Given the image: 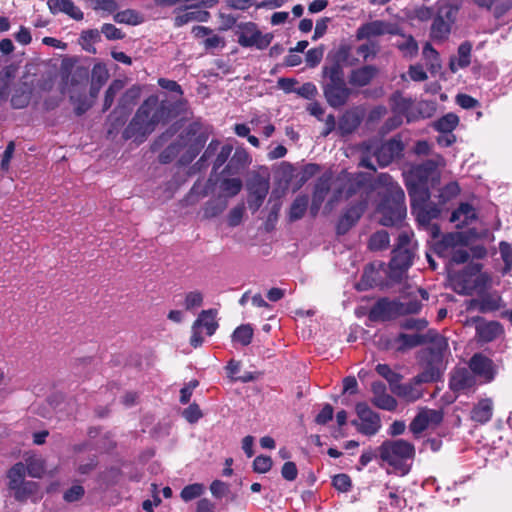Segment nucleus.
I'll use <instances>...</instances> for the list:
<instances>
[{
  "mask_svg": "<svg viewBox=\"0 0 512 512\" xmlns=\"http://www.w3.org/2000/svg\"><path fill=\"white\" fill-rule=\"evenodd\" d=\"M445 159L435 156L422 164L413 166L406 175V187L413 203L426 204L418 214L419 221L429 222L440 213L439 205L448 200V186L439 187L440 167Z\"/></svg>",
  "mask_w": 512,
  "mask_h": 512,
  "instance_id": "1",
  "label": "nucleus"
},
{
  "mask_svg": "<svg viewBox=\"0 0 512 512\" xmlns=\"http://www.w3.org/2000/svg\"><path fill=\"white\" fill-rule=\"evenodd\" d=\"M172 121L175 124L171 128H200L187 101L169 98L166 93L152 94L138 107L127 128H155Z\"/></svg>",
  "mask_w": 512,
  "mask_h": 512,
  "instance_id": "2",
  "label": "nucleus"
},
{
  "mask_svg": "<svg viewBox=\"0 0 512 512\" xmlns=\"http://www.w3.org/2000/svg\"><path fill=\"white\" fill-rule=\"evenodd\" d=\"M382 200L377 207L379 223L383 226H399L406 216L403 189L388 174H380L376 181Z\"/></svg>",
  "mask_w": 512,
  "mask_h": 512,
  "instance_id": "3",
  "label": "nucleus"
},
{
  "mask_svg": "<svg viewBox=\"0 0 512 512\" xmlns=\"http://www.w3.org/2000/svg\"><path fill=\"white\" fill-rule=\"evenodd\" d=\"M396 341L400 343L399 350L427 344L428 347L425 350L426 366H443V352L447 347V342L435 330H428L426 333H402Z\"/></svg>",
  "mask_w": 512,
  "mask_h": 512,
  "instance_id": "4",
  "label": "nucleus"
},
{
  "mask_svg": "<svg viewBox=\"0 0 512 512\" xmlns=\"http://www.w3.org/2000/svg\"><path fill=\"white\" fill-rule=\"evenodd\" d=\"M415 243L412 241V234L402 231L397 239L395 248L392 251V259L389 263L388 276L393 281H400L408 268L413 263Z\"/></svg>",
  "mask_w": 512,
  "mask_h": 512,
  "instance_id": "5",
  "label": "nucleus"
},
{
  "mask_svg": "<svg viewBox=\"0 0 512 512\" xmlns=\"http://www.w3.org/2000/svg\"><path fill=\"white\" fill-rule=\"evenodd\" d=\"M322 75L327 79L322 85V90L328 105L334 109L344 107L352 95V89L348 87L345 75L324 70Z\"/></svg>",
  "mask_w": 512,
  "mask_h": 512,
  "instance_id": "6",
  "label": "nucleus"
},
{
  "mask_svg": "<svg viewBox=\"0 0 512 512\" xmlns=\"http://www.w3.org/2000/svg\"><path fill=\"white\" fill-rule=\"evenodd\" d=\"M378 454L383 462L400 468L405 461L415 457V447L403 439L386 440L378 447Z\"/></svg>",
  "mask_w": 512,
  "mask_h": 512,
  "instance_id": "7",
  "label": "nucleus"
},
{
  "mask_svg": "<svg viewBox=\"0 0 512 512\" xmlns=\"http://www.w3.org/2000/svg\"><path fill=\"white\" fill-rule=\"evenodd\" d=\"M234 34L237 37V43L241 47H254L258 50L268 48L274 39L273 33H262L258 25L252 21L238 23Z\"/></svg>",
  "mask_w": 512,
  "mask_h": 512,
  "instance_id": "8",
  "label": "nucleus"
},
{
  "mask_svg": "<svg viewBox=\"0 0 512 512\" xmlns=\"http://www.w3.org/2000/svg\"><path fill=\"white\" fill-rule=\"evenodd\" d=\"M443 373V366H426L425 370L415 376L410 383L398 384L393 388V393L408 402H414L422 397V390L419 385L436 381Z\"/></svg>",
  "mask_w": 512,
  "mask_h": 512,
  "instance_id": "9",
  "label": "nucleus"
},
{
  "mask_svg": "<svg viewBox=\"0 0 512 512\" xmlns=\"http://www.w3.org/2000/svg\"><path fill=\"white\" fill-rule=\"evenodd\" d=\"M352 45L347 41H342L337 47L329 51L327 55V64L322 70L344 74L343 66H356L358 58L352 55Z\"/></svg>",
  "mask_w": 512,
  "mask_h": 512,
  "instance_id": "10",
  "label": "nucleus"
},
{
  "mask_svg": "<svg viewBox=\"0 0 512 512\" xmlns=\"http://www.w3.org/2000/svg\"><path fill=\"white\" fill-rule=\"evenodd\" d=\"M444 419L442 409L421 408L409 424V430L418 439L427 429L437 428Z\"/></svg>",
  "mask_w": 512,
  "mask_h": 512,
  "instance_id": "11",
  "label": "nucleus"
},
{
  "mask_svg": "<svg viewBox=\"0 0 512 512\" xmlns=\"http://www.w3.org/2000/svg\"><path fill=\"white\" fill-rule=\"evenodd\" d=\"M355 410L358 420H353L351 424L364 435L372 436L378 433L381 428L379 414L373 411L365 402H358Z\"/></svg>",
  "mask_w": 512,
  "mask_h": 512,
  "instance_id": "12",
  "label": "nucleus"
},
{
  "mask_svg": "<svg viewBox=\"0 0 512 512\" xmlns=\"http://www.w3.org/2000/svg\"><path fill=\"white\" fill-rule=\"evenodd\" d=\"M403 149L404 145L398 139H391L379 146L376 143L367 146V150L373 153L381 166H387L395 158L400 157Z\"/></svg>",
  "mask_w": 512,
  "mask_h": 512,
  "instance_id": "13",
  "label": "nucleus"
},
{
  "mask_svg": "<svg viewBox=\"0 0 512 512\" xmlns=\"http://www.w3.org/2000/svg\"><path fill=\"white\" fill-rule=\"evenodd\" d=\"M384 34L396 35L398 28L394 25L382 20H375L364 23L356 30V40H372L373 37L381 36Z\"/></svg>",
  "mask_w": 512,
  "mask_h": 512,
  "instance_id": "14",
  "label": "nucleus"
},
{
  "mask_svg": "<svg viewBox=\"0 0 512 512\" xmlns=\"http://www.w3.org/2000/svg\"><path fill=\"white\" fill-rule=\"evenodd\" d=\"M469 368L474 376L482 379L483 383L492 382L497 375V366L488 357L477 353L469 361Z\"/></svg>",
  "mask_w": 512,
  "mask_h": 512,
  "instance_id": "15",
  "label": "nucleus"
},
{
  "mask_svg": "<svg viewBox=\"0 0 512 512\" xmlns=\"http://www.w3.org/2000/svg\"><path fill=\"white\" fill-rule=\"evenodd\" d=\"M25 77H29L28 81L32 82L31 88L34 93V99L37 101L41 99L44 94L52 91L57 74L51 70H46L34 74L26 73Z\"/></svg>",
  "mask_w": 512,
  "mask_h": 512,
  "instance_id": "16",
  "label": "nucleus"
},
{
  "mask_svg": "<svg viewBox=\"0 0 512 512\" xmlns=\"http://www.w3.org/2000/svg\"><path fill=\"white\" fill-rule=\"evenodd\" d=\"M28 80L29 77L23 75L13 86L10 102L14 109L27 107L31 99L34 98V93L31 88L32 82Z\"/></svg>",
  "mask_w": 512,
  "mask_h": 512,
  "instance_id": "17",
  "label": "nucleus"
},
{
  "mask_svg": "<svg viewBox=\"0 0 512 512\" xmlns=\"http://www.w3.org/2000/svg\"><path fill=\"white\" fill-rule=\"evenodd\" d=\"M372 398L371 402L379 409L386 411L396 410L398 403L397 400L387 393L386 385L381 381H374L371 384Z\"/></svg>",
  "mask_w": 512,
  "mask_h": 512,
  "instance_id": "18",
  "label": "nucleus"
},
{
  "mask_svg": "<svg viewBox=\"0 0 512 512\" xmlns=\"http://www.w3.org/2000/svg\"><path fill=\"white\" fill-rule=\"evenodd\" d=\"M250 199L249 208L254 212L263 204L269 191V182L261 176L254 177L249 183Z\"/></svg>",
  "mask_w": 512,
  "mask_h": 512,
  "instance_id": "19",
  "label": "nucleus"
},
{
  "mask_svg": "<svg viewBox=\"0 0 512 512\" xmlns=\"http://www.w3.org/2000/svg\"><path fill=\"white\" fill-rule=\"evenodd\" d=\"M379 74V68L375 65H363L352 69L348 76V82L351 86L362 88L371 84Z\"/></svg>",
  "mask_w": 512,
  "mask_h": 512,
  "instance_id": "20",
  "label": "nucleus"
},
{
  "mask_svg": "<svg viewBox=\"0 0 512 512\" xmlns=\"http://www.w3.org/2000/svg\"><path fill=\"white\" fill-rule=\"evenodd\" d=\"M227 174L218 175L214 181V185L219 191V197L228 199L239 194L243 187L242 180L238 177H228Z\"/></svg>",
  "mask_w": 512,
  "mask_h": 512,
  "instance_id": "21",
  "label": "nucleus"
},
{
  "mask_svg": "<svg viewBox=\"0 0 512 512\" xmlns=\"http://www.w3.org/2000/svg\"><path fill=\"white\" fill-rule=\"evenodd\" d=\"M437 5L438 11L434 16L430 35L433 39H442L448 32V23L445 21V18H448V2L439 0Z\"/></svg>",
  "mask_w": 512,
  "mask_h": 512,
  "instance_id": "22",
  "label": "nucleus"
},
{
  "mask_svg": "<svg viewBox=\"0 0 512 512\" xmlns=\"http://www.w3.org/2000/svg\"><path fill=\"white\" fill-rule=\"evenodd\" d=\"M505 307L501 296L496 293L483 294L478 299H473L470 303V308L477 309L481 313H488L497 311Z\"/></svg>",
  "mask_w": 512,
  "mask_h": 512,
  "instance_id": "23",
  "label": "nucleus"
},
{
  "mask_svg": "<svg viewBox=\"0 0 512 512\" xmlns=\"http://www.w3.org/2000/svg\"><path fill=\"white\" fill-rule=\"evenodd\" d=\"M47 6L53 15L64 13L76 21H81L84 18L83 12L75 6L72 0H47Z\"/></svg>",
  "mask_w": 512,
  "mask_h": 512,
  "instance_id": "24",
  "label": "nucleus"
},
{
  "mask_svg": "<svg viewBox=\"0 0 512 512\" xmlns=\"http://www.w3.org/2000/svg\"><path fill=\"white\" fill-rule=\"evenodd\" d=\"M476 323V333L484 342H490L499 336L502 332L501 324L496 321H485L481 317L472 319Z\"/></svg>",
  "mask_w": 512,
  "mask_h": 512,
  "instance_id": "25",
  "label": "nucleus"
},
{
  "mask_svg": "<svg viewBox=\"0 0 512 512\" xmlns=\"http://www.w3.org/2000/svg\"><path fill=\"white\" fill-rule=\"evenodd\" d=\"M366 117V108L364 105H356L345 110L340 118L338 128H359Z\"/></svg>",
  "mask_w": 512,
  "mask_h": 512,
  "instance_id": "26",
  "label": "nucleus"
},
{
  "mask_svg": "<svg viewBox=\"0 0 512 512\" xmlns=\"http://www.w3.org/2000/svg\"><path fill=\"white\" fill-rule=\"evenodd\" d=\"M330 180L331 177L328 175H323L319 180L317 181L315 185V189L312 196V204L310 207V212L312 215H316L325 200L328 191L330 189Z\"/></svg>",
  "mask_w": 512,
  "mask_h": 512,
  "instance_id": "27",
  "label": "nucleus"
},
{
  "mask_svg": "<svg viewBox=\"0 0 512 512\" xmlns=\"http://www.w3.org/2000/svg\"><path fill=\"white\" fill-rule=\"evenodd\" d=\"M336 192L332 200H330L327 205L332 209L333 203L337 201L342 195L346 198L352 196L356 193L357 187L359 185V181L352 180L348 175H341L336 180Z\"/></svg>",
  "mask_w": 512,
  "mask_h": 512,
  "instance_id": "28",
  "label": "nucleus"
},
{
  "mask_svg": "<svg viewBox=\"0 0 512 512\" xmlns=\"http://www.w3.org/2000/svg\"><path fill=\"white\" fill-rule=\"evenodd\" d=\"M399 312V305L387 300L378 301L370 311L372 320H389Z\"/></svg>",
  "mask_w": 512,
  "mask_h": 512,
  "instance_id": "29",
  "label": "nucleus"
},
{
  "mask_svg": "<svg viewBox=\"0 0 512 512\" xmlns=\"http://www.w3.org/2000/svg\"><path fill=\"white\" fill-rule=\"evenodd\" d=\"M248 164V153L242 148H237L230 158L227 166L223 169L222 174L236 175L244 170Z\"/></svg>",
  "mask_w": 512,
  "mask_h": 512,
  "instance_id": "30",
  "label": "nucleus"
},
{
  "mask_svg": "<svg viewBox=\"0 0 512 512\" xmlns=\"http://www.w3.org/2000/svg\"><path fill=\"white\" fill-rule=\"evenodd\" d=\"M482 9L492 11L496 19L502 18L511 8L512 0H473Z\"/></svg>",
  "mask_w": 512,
  "mask_h": 512,
  "instance_id": "31",
  "label": "nucleus"
},
{
  "mask_svg": "<svg viewBox=\"0 0 512 512\" xmlns=\"http://www.w3.org/2000/svg\"><path fill=\"white\" fill-rule=\"evenodd\" d=\"M182 11V9L177 10V15L173 19V24L175 27H182L190 22L198 21V22H207L210 19V13L206 10H197V11Z\"/></svg>",
  "mask_w": 512,
  "mask_h": 512,
  "instance_id": "32",
  "label": "nucleus"
},
{
  "mask_svg": "<svg viewBox=\"0 0 512 512\" xmlns=\"http://www.w3.org/2000/svg\"><path fill=\"white\" fill-rule=\"evenodd\" d=\"M493 415V401L490 398L481 399L471 411V419L479 424H486Z\"/></svg>",
  "mask_w": 512,
  "mask_h": 512,
  "instance_id": "33",
  "label": "nucleus"
},
{
  "mask_svg": "<svg viewBox=\"0 0 512 512\" xmlns=\"http://www.w3.org/2000/svg\"><path fill=\"white\" fill-rule=\"evenodd\" d=\"M477 219L476 209L469 203H461L450 215L451 222H459L457 226H465Z\"/></svg>",
  "mask_w": 512,
  "mask_h": 512,
  "instance_id": "34",
  "label": "nucleus"
},
{
  "mask_svg": "<svg viewBox=\"0 0 512 512\" xmlns=\"http://www.w3.org/2000/svg\"><path fill=\"white\" fill-rule=\"evenodd\" d=\"M476 380L472 371L467 368H458L454 371L450 379V388L466 389L475 385Z\"/></svg>",
  "mask_w": 512,
  "mask_h": 512,
  "instance_id": "35",
  "label": "nucleus"
},
{
  "mask_svg": "<svg viewBox=\"0 0 512 512\" xmlns=\"http://www.w3.org/2000/svg\"><path fill=\"white\" fill-rule=\"evenodd\" d=\"M366 205L364 203H359L350 207L343 217L340 219L338 224V231L340 233H345L350 227H352L361 217L363 212L365 211Z\"/></svg>",
  "mask_w": 512,
  "mask_h": 512,
  "instance_id": "36",
  "label": "nucleus"
},
{
  "mask_svg": "<svg viewBox=\"0 0 512 512\" xmlns=\"http://www.w3.org/2000/svg\"><path fill=\"white\" fill-rule=\"evenodd\" d=\"M472 44L469 41L463 42L458 48V58L455 61L450 58V73H455L458 68H466L471 63Z\"/></svg>",
  "mask_w": 512,
  "mask_h": 512,
  "instance_id": "37",
  "label": "nucleus"
},
{
  "mask_svg": "<svg viewBox=\"0 0 512 512\" xmlns=\"http://www.w3.org/2000/svg\"><path fill=\"white\" fill-rule=\"evenodd\" d=\"M113 19L116 23L127 24L131 26L140 25L145 21L144 15L134 9H126L116 12L113 15Z\"/></svg>",
  "mask_w": 512,
  "mask_h": 512,
  "instance_id": "38",
  "label": "nucleus"
},
{
  "mask_svg": "<svg viewBox=\"0 0 512 512\" xmlns=\"http://www.w3.org/2000/svg\"><path fill=\"white\" fill-rule=\"evenodd\" d=\"M26 476V467L25 464L22 462H18L15 465L11 467V469L8 471L7 477H8V488L10 491H13L14 489L18 488L23 483H27L28 481L25 480Z\"/></svg>",
  "mask_w": 512,
  "mask_h": 512,
  "instance_id": "39",
  "label": "nucleus"
},
{
  "mask_svg": "<svg viewBox=\"0 0 512 512\" xmlns=\"http://www.w3.org/2000/svg\"><path fill=\"white\" fill-rule=\"evenodd\" d=\"M401 35V40H398L395 46L402 53L403 57L413 58L418 54V43L412 35H405L399 33Z\"/></svg>",
  "mask_w": 512,
  "mask_h": 512,
  "instance_id": "40",
  "label": "nucleus"
},
{
  "mask_svg": "<svg viewBox=\"0 0 512 512\" xmlns=\"http://www.w3.org/2000/svg\"><path fill=\"white\" fill-rule=\"evenodd\" d=\"M216 312L212 309L203 310L197 320L193 323L198 329L200 327H204L208 335L214 334L216 331L218 324L215 320Z\"/></svg>",
  "mask_w": 512,
  "mask_h": 512,
  "instance_id": "41",
  "label": "nucleus"
},
{
  "mask_svg": "<svg viewBox=\"0 0 512 512\" xmlns=\"http://www.w3.org/2000/svg\"><path fill=\"white\" fill-rule=\"evenodd\" d=\"M309 198L307 195H299L292 202L289 212L288 219L290 222L300 220L308 208Z\"/></svg>",
  "mask_w": 512,
  "mask_h": 512,
  "instance_id": "42",
  "label": "nucleus"
},
{
  "mask_svg": "<svg viewBox=\"0 0 512 512\" xmlns=\"http://www.w3.org/2000/svg\"><path fill=\"white\" fill-rule=\"evenodd\" d=\"M228 206V200L218 197L217 199L209 200L203 206V216L206 219H211L222 214Z\"/></svg>",
  "mask_w": 512,
  "mask_h": 512,
  "instance_id": "43",
  "label": "nucleus"
},
{
  "mask_svg": "<svg viewBox=\"0 0 512 512\" xmlns=\"http://www.w3.org/2000/svg\"><path fill=\"white\" fill-rule=\"evenodd\" d=\"M101 41V32L97 29H88L82 31L80 35V44L82 48L89 53H96L95 43Z\"/></svg>",
  "mask_w": 512,
  "mask_h": 512,
  "instance_id": "44",
  "label": "nucleus"
},
{
  "mask_svg": "<svg viewBox=\"0 0 512 512\" xmlns=\"http://www.w3.org/2000/svg\"><path fill=\"white\" fill-rule=\"evenodd\" d=\"M391 100L393 101L392 112L404 115L406 117V122L410 123L412 118L411 108L413 105L411 99L393 95Z\"/></svg>",
  "mask_w": 512,
  "mask_h": 512,
  "instance_id": "45",
  "label": "nucleus"
},
{
  "mask_svg": "<svg viewBox=\"0 0 512 512\" xmlns=\"http://www.w3.org/2000/svg\"><path fill=\"white\" fill-rule=\"evenodd\" d=\"M14 77L15 70L12 67H5L0 71V99H8L10 84Z\"/></svg>",
  "mask_w": 512,
  "mask_h": 512,
  "instance_id": "46",
  "label": "nucleus"
},
{
  "mask_svg": "<svg viewBox=\"0 0 512 512\" xmlns=\"http://www.w3.org/2000/svg\"><path fill=\"white\" fill-rule=\"evenodd\" d=\"M380 44L375 40H367V42L359 45L356 49L358 55L362 56L363 61L374 59L380 52Z\"/></svg>",
  "mask_w": 512,
  "mask_h": 512,
  "instance_id": "47",
  "label": "nucleus"
},
{
  "mask_svg": "<svg viewBox=\"0 0 512 512\" xmlns=\"http://www.w3.org/2000/svg\"><path fill=\"white\" fill-rule=\"evenodd\" d=\"M182 139H185V142L182 143V146H189V151L195 155L198 150L203 146L205 142V138L196 135V130H186L185 136L181 135Z\"/></svg>",
  "mask_w": 512,
  "mask_h": 512,
  "instance_id": "48",
  "label": "nucleus"
},
{
  "mask_svg": "<svg viewBox=\"0 0 512 512\" xmlns=\"http://www.w3.org/2000/svg\"><path fill=\"white\" fill-rule=\"evenodd\" d=\"M123 88V82L121 80H113L107 90L105 91L104 101H103V111H107L111 108L114 103L115 96L120 92Z\"/></svg>",
  "mask_w": 512,
  "mask_h": 512,
  "instance_id": "49",
  "label": "nucleus"
},
{
  "mask_svg": "<svg viewBox=\"0 0 512 512\" xmlns=\"http://www.w3.org/2000/svg\"><path fill=\"white\" fill-rule=\"evenodd\" d=\"M377 373L385 378L390 385L391 391L402 379V376L394 372L387 364H378L376 366Z\"/></svg>",
  "mask_w": 512,
  "mask_h": 512,
  "instance_id": "50",
  "label": "nucleus"
},
{
  "mask_svg": "<svg viewBox=\"0 0 512 512\" xmlns=\"http://www.w3.org/2000/svg\"><path fill=\"white\" fill-rule=\"evenodd\" d=\"M422 54L423 58L426 61V64L430 67L432 71L439 69L441 67L439 54L429 42L425 43Z\"/></svg>",
  "mask_w": 512,
  "mask_h": 512,
  "instance_id": "51",
  "label": "nucleus"
},
{
  "mask_svg": "<svg viewBox=\"0 0 512 512\" xmlns=\"http://www.w3.org/2000/svg\"><path fill=\"white\" fill-rule=\"evenodd\" d=\"M389 243H390L389 234L386 231L381 230V231L374 233L370 237L369 248L371 250H375V251L383 250V249L388 248Z\"/></svg>",
  "mask_w": 512,
  "mask_h": 512,
  "instance_id": "52",
  "label": "nucleus"
},
{
  "mask_svg": "<svg viewBox=\"0 0 512 512\" xmlns=\"http://www.w3.org/2000/svg\"><path fill=\"white\" fill-rule=\"evenodd\" d=\"M36 490L37 483L29 481L27 483H23L11 492L16 500L23 502L26 501L31 495H33Z\"/></svg>",
  "mask_w": 512,
  "mask_h": 512,
  "instance_id": "53",
  "label": "nucleus"
},
{
  "mask_svg": "<svg viewBox=\"0 0 512 512\" xmlns=\"http://www.w3.org/2000/svg\"><path fill=\"white\" fill-rule=\"evenodd\" d=\"M477 237L478 233L475 229H469L463 232L450 233V245L461 244L466 246Z\"/></svg>",
  "mask_w": 512,
  "mask_h": 512,
  "instance_id": "54",
  "label": "nucleus"
},
{
  "mask_svg": "<svg viewBox=\"0 0 512 512\" xmlns=\"http://www.w3.org/2000/svg\"><path fill=\"white\" fill-rule=\"evenodd\" d=\"M253 337V329L249 324H243L236 328L232 338L234 341L241 343L246 346L251 343Z\"/></svg>",
  "mask_w": 512,
  "mask_h": 512,
  "instance_id": "55",
  "label": "nucleus"
},
{
  "mask_svg": "<svg viewBox=\"0 0 512 512\" xmlns=\"http://www.w3.org/2000/svg\"><path fill=\"white\" fill-rule=\"evenodd\" d=\"M109 74L105 66L96 64L92 69V82L97 84L96 92H99L100 88L108 80Z\"/></svg>",
  "mask_w": 512,
  "mask_h": 512,
  "instance_id": "56",
  "label": "nucleus"
},
{
  "mask_svg": "<svg viewBox=\"0 0 512 512\" xmlns=\"http://www.w3.org/2000/svg\"><path fill=\"white\" fill-rule=\"evenodd\" d=\"M387 114V108L384 105L374 106L368 114L366 113V124L375 125L378 124Z\"/></svg>",
  "mask_w": 512,
  "mask_h": 512,
  "instance_id": "57",
  "label": "nucleus"
},
{
  "mask_svg": "<svg viewBox=\"0 0 512 512\" xmlns=\"http://www.w3.org/2000/svg\"><path fill=\"white\" fill-rule=\"evenodd\" d=\"M204 492V486L199 483L191 484L184 487L181 491V498L184 501H191L202 495Z\"/></svg>",
  "mask_w": 512,
  "mask_h": 512,
  "instance_id": "58",
  "label": "nucleus"
},
{
  "mask_svg": "<svg viewBox=\"0 0 512 512\" xmlns=\"http://www.w3.org/2000/svg\"><path fill=\"white\" fill-rule=\"evenodd\" d=\"M245 213L244 204H239L232 208L227 216V222L230 227H236L242 222Z\"/></svg>",
  "mask_w": 512,
  "mask_h": 512,
  "instance_id": "59",
  "label": "nucleus"
},
{
  "mask_svg": "<svg viewBox=\"0 0 512 512\" xmlns=\"http://www.w3.org/2000/svg\"><path fill=\"white\" fill-rule=\"evenodd\" d=\"M238 16L234 14H227L223 12L218 13V19H219V30L220 31H228L232 28H236V25L238 24Z\"/></svg>",
  "mask_w": 512,
  "mask_h": 512,
  "instance_id": "60",
  "label": "nucleus"
},
{
  "mask_svg": "<svg viewBox=\"0 0 512 512\" xmlns=\"http://www.w3.org/2000/svg\"><path fill=\"white\" fill-rule=\"evenodd\" d=\"M26 473L34 478H39L44 473V463L40 458H31L28 460Z\"/></svg>",
  "mask_w": 512,
  "mask_h": 512,
  "instance_id": "61",
  "label": "nucleus"
},
{
  "mask_svg": "<svg viewBox=\"0 0 512 512\" xmlns=\"http://www.w3.org/2000/svg\"><path fill=\"white\" fill-rule=\"evenodd\" d=\"M203 304V294L194 290L186 294L184 306L186 310H191L196 307H200Z\"/></svg>",
  "mask_w": 512,
  "mask_h": 512,
  "instance_id": "62",
  "label": "nucleus"
},
{
  "mask_svg": "<svg viewBox=\"0 0 512 512\" xmlns=\"http://www.w3.org/2000/svg\"><path fill=\"white\" fill-rule=\"evenodd\" d=\"M100 32L103 33L108 40H121L125 37V33H123L121 29L110 23L103 24Z\"/></svg>",
  "mask_w": 512,
  "mask_h": 512,
  "instance_id": "63",
  "label": "nucleus"
},
{
  "mask_svg": "<svg viewBox=\"0 0 512 512\" xmlns=\"http://www.w3.org/2000/svg\"><path fill=\"white\" fill-rule=\"evenodd\" d=\"M324 54L323 47H316L308 50L305 55L307 66L316 67L322 60Z\"/></svg>",
  "mask_w": 512,
  "mask_h": 512,
  "instance_id": "64",
  "label": "nucleus"
}]
</instances>
